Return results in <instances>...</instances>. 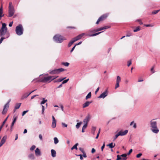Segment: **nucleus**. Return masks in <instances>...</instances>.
I'll use <instances>...</instances> for the list:
<instances>
[{"label":"nucleus","instance_id":"obj_24","mask_svg":"<svg viewBox=\"0 0 160 160\" xmlns=\"http://www.w3.org/2000/svg\"><path fill=\"white\" fill-rule=\"evenodd\" d=\"M3 13V9L2 7L0 8V20L1 19V18L3 16L4 14L2 15Z\"/></svg>","mask_w":160,"mask_h":160},{"label":"nucleus","instance_id":"obj_48","mask_svg":"<svg viewBox=\"0 0 160 160\" xmlns=\"http://www.w3.org/2000/svg\"><path fill=\"white\" fill-rule=\"evenodd\" d=\"M119 86V83H116L115 86V89H116Z\"/></svg>","mask_w":160,"mask_h":160},{"label":"nucleus","instance_id":"obj_5","mask_svg":"<svg viewBox=\"0 0 160 160\" xmlns=\"http://www.w3.org/2000/svg\"><path fill=\"white\" fill-rule=\"evenodd\" d=\"M58 76H56L55 78H52L53 77L49 76L47 77H44L43 78L42 81L43 82H50L52 81L58 77Z\"/></svg>","mask_w":160,"mask_h":160},{"label":"nucleus","instance_id":"obj_15","mask_svg":"<svg viewBox=\"0 0 160 160\" xmlns=\"http://www.w3.org/2000/svg\"><path fill=\"white\" fill-rule=\"evenodd\" d=\"M17 118H18V117L17 116L15 117L14 116L13 117V121L12 123L11 127V129L10 130V131L11 132L12 130V127H13V126H14V125L15 122H16L17 119Z\"/></svg>","mask_w":160,"mask_h":160},{"label":"nucleus","instance_id":"obj_28","mask_svg":"<svg viewBox=\"0 0 160 160\" xmlns=\"http://www.w3.org/2000/svg\"><path fill=\"white\" fill-rule=\"evenodd\" d=\"M7 138V136H4L2 138L1 141V142H3V143H4L6 141V140Z\"/></svg>","mask_w":160,"mask_h":160},{"label":"nucleus","instance_id":"obj_54","mask_svg":"<svg viewBox=\"0 0 160 160\" xmlns=\"http://www.w3.org/2000/svg\"><path fill=\"white\" fill-rule=\"evenodd\" d=\"M132 151V149H130L128 152L127 153V155H129Z\"/></svg>","mask_w":160,"mask_h":160},{"label":"nucleus","instance_id":"obj_44","mask_svg":"<svg viewBox=\"0 0 160 160\" xmlns=\"http://www.w3.org/2000/svg\"><path fill=\"white\" fill-rule=\"evenodd\" d=\"M36 148V146L35 145H32L30 148V150L32 151L34 150Z\"/></svg>","mask_w":160,"mask_h":160},{"label":"nucleus","instance_id":"obj_52","mask_svg":"<svg viewBox=\"0 0 160 160\" xmlns=\"http://www.w3.org/2000/svg\"><path fill=\"white\" fill-rule=\"evenodd\" d=\"M28 110H26L24 111L22 113V116H23L24 115L28 112Z\"/></svg>","mask_w":160,"mask_h":160},{"label":"nucleus","instance_id":"obj_55","mask_svg":"<svg viewBox=\"0 0 160 160\" xmlns=\"http://www.w3.org/2000/svg\"><path fill=\"white\" fill-rule=\"evenodd\" d=\"M35 90H33L31 92H30L29 93V94H28L25 97L26 98H27V97L29 95H30L32 93V92H34V91H35Z\"/></svg>","mask_w":160,"mask_h":160},{"label":"nucleus","instance_id":"obj_33","mask_svg":"<svg viewBox=\"0 0 160 160\" xmlns=\"http://www.w3.org/2000/svg\"><path fill=\"white\" fill-rule=\"evenodd\" d=\"M65 78H60L58 79L57 80L55 81L54 82H60L62 81L63 80H64Z\"/></svg>","mask_w":160,"mask_h":160},{"label":"nucleus","instance_id":"obj_12","mask_svg":"<svg viewBox=\"0 0 160 160\" xmlns=\"http://www.w3.org/2000/svg\"><path fill=\"white\" fill-rule=\"evenodd\" d=\"M128 132V130H126L124 131L122 130H121L118 132L119 133L120 136H123L126 135Z\"/></svg>","mask_w":160,"mask_h":160},{"label":"nucleus","instance_id":"obj_26","mask_svg":"<svg viewBox=\"0 0 160 160\" xmlns=\"http://www.w3.org/2000/svg\"><path fill=\"white\" fill-rule=\"evenodd\" d=\"M75 41L74 40V39H72L68 43V47H70L73 44V43H74Z\"/></svg>","mask_w":160,"mask_h":160},{"label":"nucleus","instance_id":"obj_34","mask_svg":"<svg viewBox=\"0 0 160 160\" xmlns=\"http://www.w3.org/2000/svg\"><path fill=\"white\" fill-rule=\"evenodd\" d=\"M121 81V78L120 76H118L117 77L116 83H119Z\"/></svg>","mask_w":160,"mask_h":160},{"label":"nucleus","instance_id":"obj_27","mask_svg":"<svg viewBox=\"0 0 160 160\" xmlns=\"http://www.w3.org/2000/svg\"><path fill=\"white\" fill-rule=\"evenodd\" d=\"M131 126L133 125V128H136V123L134 122V121L132 122L130 124Z\"/></svg>","mask_w":160,"mask_h":160},{"label":"nucleus","instance_id":"obj_6","mask_svg":"<svg viewBox=\"0 0 160 160\" xmlns=\"http://www.w3.org/2000/svg\"><path fill=\"white\" fill-rule=\"evenodd\" d=\"M15 12V10L13 7L11 6V3H9V10H8V16L9 17H12L14 14Z\"/></svg>","mask_w":160,"mask_h":160},{"label":"nucleus","instance_id":"obj_21","mask_svg":"<svg viewBox=\"0 0 160 160\" xmlns=\"http://www.w3.org/2000/svg\"><path fill=\"white\" fill-rule=\"evenodd\" d=\"M107 146H109L110 148H112L115 146V143L113 144L112 142H111L109 144L107 145Z\"/></svg>","mask_w":160,"mask_h":160},{"label":"nucleus","instance_id":"obj_1","mask_svg":"<svg viewBox=\"0 0 160 160\" xmlns=\"http://www.w3.org/2000/svg\"><path fill=\"white\" fill-rule=\"evenodd\" d=\"M150 124L152 131L154 133H158L159 130L157 127V122L154 121V119L150 121Z\"/></svg>","mask_w":160,"mask_h":160},{"label":"nucleus","instance_id":"obj_3","mask_svg":"<svg viewBox=\"0 0 160 160\" xmlns=\"http://www.w3.org/2000/svg\"><path fill=\"white\" fill-rule=\"evenodd\" d=\"M16 32L18 35H21L23 33V29L22 25L19 24L17 26L16 28Z\"/></svg>","mask_w":160,"mask_h":160},{"label":"nucleus","instance_id":"obj_19","mask_svg":"<svg viewBox=\"0 0 160 160\" xmlns=\"http://www.w3.org/2000/svg\"><path fill=\"white\" fill-rule=\"evenodd\" d=\"M51 155L52 157L54 158L56 156V151L53 149L51 150Z\"/></svg>","mask_w":160,"mask_h":160},{"label":"nucleus","instance_id":"obj_41","mask_svg":"<svg viewBox=\"0 0 160 160\" xmlns=\"http://www.w3.org/2000/svg\"><path fill=\"white\" fill-rule=\"evenodd\" d=\"M42 114H44V111L45 109V107L42 105Z\"/></svg>","mask_w":160,"mask_h":160},{"label":"nucleus","instance_id":"obj_11","mask_svg":"<svg viewBox=\"0 0 160 160\" xmlns=\"http://www.w3.org/2000/svg\"><path fill=\"white\" fill-rule=\"evenodd\" d=\"M85 35V33H82L81 34H79L77 36L75 37V38H73V39L75 41V42L78 40H79L84 35Z\"/></svg>","mask_w":160,"mask_h":160},{"label":"nucleus","instance_id":"obj_9","mask_svg":"<svg viewBox=\"0 0 160 160\" xmlns=\"http://www.w3.org/2000/svg\"><path fill=\"white\" fill-rule=\"evenodd\" d=\"M110 28V27L109 26H106L102 28H98L96 30H94L93 31H92L91 30H90L89 31V32H96L99 31H100L102 30L103 29H106L107 28Z\"/></svg>","mask_w":160,"mask_h":160},{"label":"nucleus","instance_id":"obj_36","mask_svg":"<svg viewBox=\"0 0 160 160\" xmlns=\"http://www.w3.org/2000/svg\"><path fill=\"white\" fill-rule=\"evenodd\" d=\"M21 103H19L17 104L16 105V106L15 107V109H18L19 108V107L21 105Z\"/></svg>","mask_w":160,"mask_h":160},{"label":"nucleus","instance_id":"obj_45","mask_svg":"<svg viewBox=\"0 0 160 160\" xmlns=\"http://www.w3.org/2000/svg\"><path fill=\"white\" fill-rule=\"evenodd\" d=\"M100 132V128L98 132V133L97 134V136L96 137V139H98V138Z\"/></svg>","mask_w":160,"mask_h":160},{"label":"nucleus","instance_id":"obj_59","mask_svg":"<svg viewBox=\"0 0 160 160\" xmlns=\"http://www.w3.org/2000/svg\"><path fill=\"white\" fill-rule=\"evenodd\" d=\"M79 149L82 153L85 152L83 149L81 148H79Z\"/></svg>","mask_w":160,"mask_h":160},{"label":"nucleus","instance_id":"obj_50","mask_svg":"<svg viewBox=\"0 0 160 160\" xmlns=\"http://www.w3.org/2000/svg\"><path fill=\"white\" fill-rule=\"evenodd\" d=\"M120 156H121V157H122L123 158H127V154H122V155H121Z\"/></svg>","mask_w":160,"mask_h":160},{"label":"nucleus","instance_id":"obj_46","mask_svg":"<svg viewBox=\"0 0 160 160\" xmlns=\"http://www.w3.org/2000/svg\"><path fill=\"white\" fill-rule=\"evenodd\" d=\"M127 65L128 67H129L132 64V61L131 60H130L128 61Z\"/></svg>","mask_w":160,"mask_h":160},{"label":"nucleus","instance_id":"obj_18","mask_svg":"<svg viewBox=\"0 0 160 160\" xmlns=\"http://www.w3.org/2000/svg\"><path fill=\"white\" fill-rule=\"evenodd\" d=\"M92 102L87 101L84 103L82 105L83 108H84L88 107Z\"/></svg>","mask_w":160,"mask_h":160},{"label":"nucleus","instance_id":"obj_53","mask_svg":"<svg viewBox=\"0 0 160 160\" xmlns=\"http://www.w3.org/2000/svg\"><path fill=\"white\" fill-rule=\"evenodd\" d=\"M105 146V142H104L103 145L101 147V150L102 151L103 150V148H104Z\"/></svg>","mask_w":160,"mask_h":160},{"label":"nucleus","instance_id":"obj_38","mask_svg":"<svg viewBox=\"0 0 160 160\" xmlns=\"http://www.w3.org/2000/svg\"><path fill=\"white\" fill-rule=\"evenodd\" d=\"M61 124L63 128H67L68 126V125L64 122H62Z\"/></svg>","mask_w":160,"mask_h":160},{"label":"nucleus","instance_id":"obj_51","mask_svg":"<svg viewBox=\"0 0 160 160\" xmlns=\"http://www.w3.org/2000/svg\"><path fill=\"white\" fill-rule=\"evenodd\" d=\"M142 155V154L141 153H139L138 154L136 155V157L137 158H140Z\"/></svg>","mask_w":160,"mask_h":160},{"label":"nucleus","instance_id":"obj_62","mask_svg":"<svg viewBox=\"0 0 160 160\" xmlns=\"http://www.w3.org/2000/svg\"><path fill=\"white\" fill-rule=\"evenodd\" d=\"M82 153H83L82 156L84 158H86L87 157V155H86V154L85 152H83Z\"/></svg>","mask_w":160,"mask_h":160},{"label":"nucleus","instance_id":"obj_57","mask_svg":"<svg viewBox=\"0 0 160 160\" xmlns=\"http://www.w3.org/2000/svg\"><path fill=\"white\" fill-rule=\"evenodd\" d=\"M60 106L61 109L63 111H64L63 107V105L62 104H61L60 105Z\"/></svg>","mask_w":160,"mask_h":160},{"label":"nucleus","instance_id":"obj_8","mask_svg":"<svg viewBox=\"0 0 160 160\" xmlns=\"http://www.w3.org/2000/svg\"><path fill=\"white\" fill-rule=\"evenodd\" d=\"M11 100H9L8 102L4 105L2 113L3 114H5L7 111V109L9 107V103Z\"/></svg>","mask_w":160,"mask_h":160},{"label":"nucleus","instance_id":"obj_29","mask_svg":"<svg viewBox=\"0 0 160 160\" xmlns=\"http://www.w3.org/2000/svg\"><path fill=\"white\" fill-rule=\"evenodd\" d=\"M91 92H89L87 96L86 97V99L87 100L88 99L90 98H91Z\"/></svg>","mask_w":160,"mask_h":160},{"label":"nucleus","instance_id":"obj_61","mask_svg":"<svg viewBox=\"0 0 160 160\" xmlns=\"http://www.w3.org/2000/svg\"><path fill=\"white\" fill-rule=\"evenodd\" d=\"M38 95H33V96H32L31 98V99H33L35 97H36V96H38Z\"/></svg>","mask_w":160,"mask_h":160},{"label":"nucleus","instance_id":"obj_13","mask_svg":"<svg viewBox=\"0 0 160 160\" xmlns=\"http://www.w3.org/2000/svg\"><path fill=\"white\" fill-rule=\"evenodd\" d=\"M108 95L107 90H106L105 92H104L102 93L101 94V95L98 97L99 98H104L106 97Z\"/></svg>","mask_w":160,"mask_h":160},{"label":"nucleus","instance_id":"obj_2","mask_svg":"<svg viewBox=\"0 0 160 160\" xmlns=\"http://www.w3.org/2000/svg\"><path fill=\"white\" fill-rule=\"evenodd\" d=\"M66 39L65 37L58 34L56 35L53 37L54 40L58 43H61Z\"/></svg>","mask_w":160,"mask_h":160},{"label":"nucleus","instance_id":"obj_39","mask_svg":"<svg viewBox=\"0 0 160 160\" xmlns=\"http://www.w3.org/2000/svg\"><path fill=\"white\" fill-rule=\"evenodd\" d=\"M62 64L65 66L68 67L69 66V63L68 62H62Z\"/></svg>","mask_w":160,"mask_h":160},{"label":"nucleus","instance_id":"obj_31","mask_svg":"<svg viewBox=\"0 0 160 160\" xmlns=\"http://www.w3.org/2000/svg\"><path fill=\"white\" fill-rule=\"evenodd\" d=\"M82 124V122H79L77 123L76 125V127L78 129L80 127V125Z\"/></svg>","mask_w":160,"mask_h":160},{"label":"nucleus","instance_id":"obj_58","mask_svg":"<svg viewBox=\"0 0 160 160\" xmlns=\"http://www.w3.org/2000/svg\"><path fill=\"white\" fill-rule=\"evenodd\" d=\"M95 149L94 148H92V149L91 152L92 153H93L95 152Z\"/></svg>","mask_w":160,"mask_h":160},{"label":"nucleus","instance_id":"obj_32","mask_svg":"<svg viewBox=\"0 0 160 160\" xmlns=\"http://www.w3.org/2000/svg\"><path fill=\"white\" fill-rule=\"evenodd\" d=\"M78 145V143H76L71 148V150H72L73 149H76V150H77L78 149V148H77V146Z\"/></svg>","mask_w":160,"mask_h":160},{"label":"nucleus","instance_id":"obj_30","mask_svg":"<svg viewBox=\"0 0 160 160\" xmlns=\"http://www.w3.org/2000/svg\"><path fill=\"white\" fill-rule=\"evenodd\" d=\"M42 100L41 102L40 103V104L41 105H42L44 104L45 102H46L47 101V99H45L44 98H42Z\"/></svg>","mask_w":160,"mask_h":160},{"label":"nucleus","instance_id":"obj_64","mask_svg":"<svg viewBox=\"0 0 160 160\" xmlns=\"http://www.w3.org/2000/svg\"><path fill=\"white\" fill-rule=\"evenodd\" d=\"M39 138L41 140H42V136L41 134H39Z\"/></svg>","mask_w":160,"mask_h":160},{"label":"nucleus","instance_id":"obj_4","mask_svg":"<svg viewBox=\"0 0 160 160\" xmlns=\"http://www.w3.org/2000/svg\"><path fill=\"white\" fill-rule=\"evenodd\" d=\"M1 32L0 36L4 35L7 31V28L6 27V24L5 23H3L1 29L0 30Z\"/></svg>","mask_w":160,"mask_h":160},{"label":"nucleus","instance_id":"obj_20","mask_svg":"<svg viewBox=\"0 0 160 160\" xmlns=\"http://www.w3.org/2000/svg\"><path fill=\"white\" fill-rule=\"evenodd\" d=\"M102 32H97V33H94V34H86V35L87 36H89V37L95 36H97V35L99 34H100V33H101Z\"/></svg>","mask_w":160,"mask_h":160},{"label":"nucleus","instance_id":"obj_23","mask_svg":"<svg viewBox=\"0 0 160 160\" xmlns=\"http://www.w3.org/2000/svg\"><path fill=\"white\" fill-rule=\"evenodd\" d=\"M28 157L29 158L32 160L34 159L35 158L34 154L32 153L28 155Z\"/></svg>","mask_w":160,"mask_h":160},{"label":"nucleus","instance_id":"obj_43","mask_svg":"<svg viewBox=\"0 0 160 160\" xmlns=\"http://www.w3.org/2000/svg\"><path fill=\"white\" fill-rule=\"evenodd\" d=\"M119 136H120L119 133L118 132L117 134L115 135V137L114 138V140L116 139Z\"/></svg>","mask_w":160,"mask_h":160},{"label":"nucleus","instance_id":"obj_60","mask_svg":"<svg viewBox=\"0 0 160 160\" xmlns=\"http://www.w3.org/2000/svg\"><path fill=\"white\" fill-rule=\"evenodd\" d=\"M5 38L3 37L2 38L0 39V44L2 42V41Z\"/></svg>","mask_w":160,"mask_h":160},{"label":"nucleus","instance_id":"obj_10","mask_svg":"<svg viewBox=\"0 0 160 160\" xmlns=\"http://www.w3.org/2000/svg\"><path fill=\"white\" fill-rule=\"evenodd\" d=\"M108 15L106 14H104L101 16L98 20L96 22V24H98L100 21H102L107 17Z\"/></svg>","mask_w":160,"mask_h":160},{"label":"nucleus","instance_id":"obj_37","mask_svg":"<svg viewBox=\"0 0 160 160\" xmlns=\"http://www.w3.org/2000/svg\"><path fill=\"white\" fill-rule=\"evenodd\" d=\"M87 126V125H86L85 124L83 126L82 128V132H85L84 129H85L86 128Z\"/></svg>","mask_w":160,"mask_h":160},{"label":"nucleus","instance_id":"obj_14","mask_svg":"<svg viewBox=\"0 0 160 160\" xmlns=\"http://www.w3.org/2000/svg\"><path fill=\"white\" fill-rule=\"evenodd\" d=\"M90 119V116L89 115L86 116L85 118L83 120L84 124L87 125L88 122L89 121Z\"/></svg>","mask_w":160,"mask_h":160},{"label":"nucleus","instance_id":"obj_63","mask_svg":"<svg viewBox=\"0 0 160 160\" xmlns=\"http://www.w3.org/2000/svg\"><path fill=\"white\" fill-rule=\"evenodd\" d=\"M76 45H75L72 48V49L70 51V52L71 53L73 51V50L75 48V47H76Z\"/></svg>","mask_w":160,"mask_h":160},{"label":"nucleus","instance_id":"obj_56","mask_svg":"<svg viewBox=\"0 0 160 160\" xmlns=\"http://www.w3.org/2000/svg\"><path fill=\"white\" fill-rule=\"evenodd\" d=\"M137 21H138L139 22V24L140 25H142L143 24L142 22L141 21L140 19L138 20Z\"/></svg>","mask_w":160,"mask_h":160},{"label":"nucleus","instance_id":"obj_16","mask_svg":"<svg viewBox=\"0 0 160 160\" xmlns=\"http://www.w3.org/2000/svg\"><path fill=\"white\" fill-rule=\"evenodd\" d=\"M52 128L56 127V121L54 116H52Z\"/></svg>","mask_w":160,"mask_h":160},{"label":"nucleus","instance_id":"obj_35","mask_svg":"<svg viewBox=\"0 0 160 160\" xmlns=\"http://www.w3.org/2000/svg\"><path fill=\"white\" fill-rule=\"evenodd\" d=\"M54 143L55 144H57L59 142L58 138L56 137H55L54 138Z\"/></svg>","mask_w":160,"mask_h":160},{"label":"nucleus","instance_id":"obj_17","mask_svg":"<svg viewBox=\"0 0 160 160\" xmlns=\"http://www.w3.org/2000/svg\"><path fill=\"white\" fill-rule=\"evenodd\" d=\"M35 153L37 156H40L41 155V152L38 148H37L35 150Z\"/></svg>","mask_w":160,"mask_h":160},{"label":"nucleus","instance_id":"obj_49","mask_svg":"<svg viewBox=\"0 0 160 160\" xmlns=\"http://www.w3.org/2000/svg\"><path fill=\"white\" fill-rule=\"evenodd\" d=\"M121 159V156L119 155H117V159L116 160H120Z\"/></svg>","mask_w":160,"mask_h":160},{"label":"nucleus","instance_id":"obj_25","mask_svg":"<svg viewBox=\"0 0 160 160\" xmlns=\"http://www.w3.org/2000/svg\"><path fill=\"white\" fill-rule=\"evenodd\" d=\"M9 117V116H8L5 119V120H4V121L3 122L1 126L0 127V130H1L2 127H3V125L5 124V123L6 122V121L7 120L8 117Z\"/></svg>","mask_w":160,"mask_h":160},{"label":"nucleus","instance_id":"obj_47","mask_svg":"<svg viewBox=\"0 0 160 160\" xmlns=\"http://www.w3.org/2000/svg\"><path fill=\"white\" fill-rule=\"evenodd\" d=\"M69 80V79L68 78V79H66V80H64L62 82V84H64V83H67L68 81Z\"/></svg>","mask_w":160,"mask_h":160},{"label":"nucleus","instance_id":"obj_42","mask_svg":"<svg viewBox=\"0 0 160 160\" xmlns=\"http://www.w3.org/2000/svg\"><path fill=\"white\" fill-rule=\"evenodd\" d=\"M160 11V9L154 11L152 12V14H155L158 13Z\"/></svg>","mask_w":160,"mask_h":160},{"label":"nucleus","instance_id":"obj_22","mask_svg":"<svg viewBox=\"0 0 160 160\" xmlns=\"http://www.w3.org/2000/svg\"><path fill=\"white\" fill-rule=\"evenodd\" d=\"M96 128L95 127L92 126L91 129V132L93 135L95 134V131H96Z\"/></svg>","mask_w":160,"mask_h":160},{"label":"nucleus","instance_id":"obj_7","mask_svg":"<svg viewBox=\"0 0 160 160\" xmlns=\"http://www.w3.org/2000/svg\"><path fill=\"white\" fill-rule=\"evenodd\" d=\"M65 71V69L61 68L58 69H54L53 70L50 71L49 72L50 74H58L60 72H63Z\"/></svg>","mask_w":160,"mask_h":160},{"label":"nucleus","instance_id":"obj_40","mask_svg":"<svg viewBox=\"0 0 160 160\" xmlns=\"http://www.w3.org/2000/svg\"><path fill=\"white\" fill-rule=\"evenodd\" d=\"M140 27H138L136 28V29L134 30L133 32H137V31H139L140 30Z\"/></svg>","mask_w":160,"mask_h":160}]
</instances>
